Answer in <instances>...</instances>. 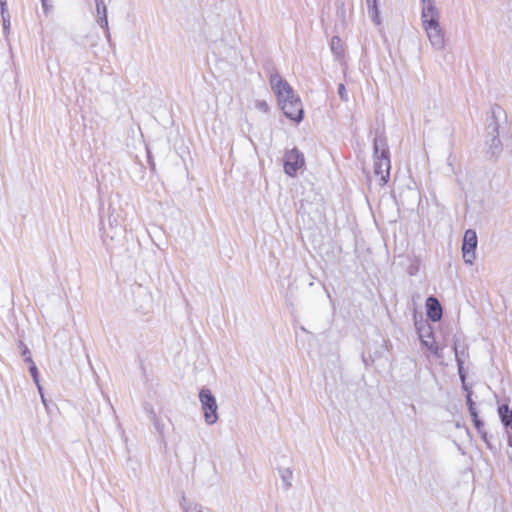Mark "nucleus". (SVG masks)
<instances>
[{
  "label": "nucleus",
  "instance_id": "nucleus-1",
  "mask_svg": "<svg viewBox=\"0 0 512 512\" xmlns=\"http://www.w3.org/2000/svg\"><path fill=\"white\" fill-rule=\"evenodd\" d=\"M269 81L283 114L296 124L302 122L304 119L302 101L295 94L292 86L277 73L271 74Z\"/></svg>",
  "mask_w": 512,
  "mask_h": 512
},
{
  "label": "nucleus",
  "instance_id": "nucleus-2",
  "mask_svg": "<svg viewBox=\"0 0 512 512\" xmlns=\"http://www.w3.org/2000/svg\"><path fill=\"white\" fill-rule=\"evenodd\" d=\"M374 175L379 177L378 183L385 186L390 179V150L384 129H376L373 138Z\"/></svg>",
  "mask_w": 512,
  "mask_h": 512
},
{
  "label": "nucleus",
  "instance_id": "nucleus-3",
  "mask_svg": "<svg viewBox=\"0 0 512 512\" xmlns=\"http://www.w3.org/2000/svg\"><path fill=\"white\" fill-rule=\"evenodd\" d=\"M503 113L502 108L495 104L491 107L490 117L487 119L489 123L486 126V141L485 144L487 146L486 156L490 160L496 161L500 154L502 153L503 146L502 142L499 138V123L498 116Z\"/></svg>",
  "mask_w": 512,
  "mask_h": 512
},
{
  "label": "nucleus",
  "instance_id": "nucleus-4",
  "mask_svg": "<svg viewBox=\"0 0 512 512\" xmlns=\"http://www.w3.org/2000/svg\"><path fill=\"white\" fill-rule=\"evenodd\" d=\"M100 224L102 225L100 230H103L102 241L108 252L111 255H120L122 250L126 251V229L122 225H116L115 228H106L102 221Z\"/></svg>",
  "mask_w": 512,
  "mask_h": 512
},
{
  "label": "nucleus",
  "instance_id": "nucleus-5",
  "mask_svg": "<svg viewBox=\"0 0 512 512\" xmlns=\"http://www.w3.org/2000/svg\"><path fill=\"white\" fill-rule=\"evenodd\" d=\"M199 401L206 424L213 425L218 421V404L216 397L209 388L203 387L199 392Z\"/></svg>",
  "mask_w": 512,
  "mask_h": 512
},
{
  "label": "nucleus",
  "instance_id": "nucleus-6",
  "mask_svg": "<svg viewBox=\"0 0 512 512\" xmlns=\"http://www.w3.org/2000/svg\"><path fill=\"white\" fill-rule=\"evenodd\" d=\"M305 164L304 154L296 147L287 150L284 154L283 165L284 172L290 176L295 177Z\"/></svg>",
  "mask_w": 512,
  "mask_h": 512
},
{
  "label": "nucleus",
  "instance_id": "nucleus-7",
  "mask_svg": "<svg viewBox=\"0 0 512 512\" xmlns=\"http://www.w3.org/2000/svg\"><path fill=\"white\" fill-rule=\"evenodd\" d=\"M478 245L477 233L474 229H467L462 239L461 252L466 264L472 265L476 259Z\"/></svg>",
  "mask_w": 512,
  "mask_h": 512
},
{
  "label": "nucleus",
  "instance_id": "nucleus-8",
  "mask_svg": "<svg viewBox=\"0 0 512 512\" xmlns=\"http://www.w3.org/2000/svg\"><path fill=\"white\" fill-rule=\"evenodd\" d=\"M422 4L421 19L422 25H436L439 23V11L435 0H420Z\"/></svg>",
  "mask_w": 512,
  "mask_h": 512
},
{
  "label": "nucleus",
  "instance_id": "nucleus-9",
  "mask_svg": "<svg viewBox=\"0 0 512 512\" xmlns=\"http://www.w3.org/2000/svg\"><path fill=\"white\" fill-rule=\"evenodd\" d=\"M431 45L436 50H442L445 47L444 32L440 26V22L436 25H423Z\"/></svg>",
  "mask_w": 512,
  "mask_h": 512
},
{
  "label": "nucleus",
  "instance_id": "nucleus-10",
  "mask_svg": "<svg viewBox=\"0 0 512 512\" xmlns=\"http://www.w3.org/2000/svg\"><path fill=\"white\" fill-rule=\"evenodd\" d=\"M426 315L427 318L436 323L442 319L443 316V308L440 301L433 295L427 297L426 302Z\"/></svg>",
  "mask_w": 512,
  "mask_h": 512
},
{
  "label": "nucleus",
  "instance_id": "nucleus-11",
  "mask_svg": "<svg viewBox=\"0 0 512 512\" xmlns=\"http://www.w3.org/2000/svg\"><path fill=\"white\" fill-rule=\"evenodd\" d=\"M96 5V16L98 25L104 30L105 36L110 40V32L108 26V10L103 0H94Z\"/></svg>",
  "mask_w": 512,
  "mask_h": 512
},
{
  "label": "nucleus",
  "instance_id": "nucleus-12",
  "mask_svg": "<svg viewBox=\"0 0 512 512\" xmlns=\"http://www.w3.org/2000/svg\"><path fill=\"white\" fill-rule=\"evenodd\" d=\"M497 412L505 431H512V409L509 405L507 403L499 405Z\"/></svg>",
  "mask_w": 512,
  "mask_h": 512
},
{
  "label": "nucleus",
  "instance_id": "nucleus-13",
  "mask_svg": "<svg viewBox=\"0 0 512 512\" xmlns=\"http://www.w3.org/2000/svg\"><path fill=\"white\" fill-rule=\"evenodd\" d=\"M415 329L420 340L432 339L434 340L433 327L427 321L415 320Z\"/></svg>",
  "mask_w": 512,
  "mask_h": 512
},
{
  "label": "nucleus",
  "instance_id": "nucleus-14",
  "mask_svg": "<svg viewBox=\"0 0 512 512\" xmlns=\"http://www.w3.org/2000/svg\"><path fill=\"white\" fill-rule=\"evenodd\" d=\"M467 347L464 344L460 343L459 338L454 336L453 339V351L455 354V361L457 364V370L459 369V361L462 362V366L465 364V358L468 357Z\"/></svg>",
  "mask_w": 512,
  "mask_h": 512
},
{
  "label": "nucleus",
  "instance_id": "nucleus-15",
  "mask_svg": "<svg viewBox=\"0 0 512 512\" xmlns=\"http://www.w3.org/2000/svg\"><path fill=\"white\" fill-rule=\"evenodd\" d=\"M366 4L368 7V14L371 20L376 24L380 25V11L378 6V0H366Z\"/></svg>",
  "mask_w": 512,
  "mask_h": 512
},
{
  "label": "nucleus",
  "instance_id": "nucleus-16",
  "mask_svg": "<svg viewBox=\"0 0 512 512\" xmlns=\"http://www.w3.org/2000/svg\"><path fill=\"white\" fill-rule=\"evenodd\" d=\"M474 428L480 435L481 440L486 444L487 449H489L493 453H496L498 451V449L492 444L491 436L488 434V432L485 429V423L482 422L481 426L474 427Z\"/></svg>",
  "mask_w": 512,
  "mask_h": 512
},
{
  "label": "nucleus",
  "instance_id": "nucleus-17",
  "mask_svg": "<svg viewBox=\"0 0 512 512\" xmlns=\"http://www.w3.org/2000/svg\"><path fill=\"white\" fill-rule=\"evenodd\" d=\"M279 476L283 483V489L288 491L292 487L293 472L290 468H278Z\"/></svg>",
  "mask_w": 512,
  "mask_h": 512
},
{
  "label": "nucleus",
  "instance_id": "nucleus-18",
  "mask_svg": "<svg viewBox=\"0 0 512 512\" xmlns=\"http://www.w3.org/2000/svg\"><path fill=\"white\" fill-rule=\"evenodd\" d=\"M330 49L336 58H341L344 56V48L342 45V40L339 36L335 35L331 38Z\"/></svg>",
  "mask_w": 512,
  "mask_h": 512
},
{
  "label": "nucleus",
  "instance_id": "nucleus-19",
  "mask_svg": "<svg viewBox=\"0 0 512 512\" xmlns=\"http://www.w3.org/2000/svg\"><path fill=\"white\" fill-rule=\"evenodd\" d=\"M458 375L461 381L462 389L467 393L473 392L472 387L466 382L467 372L465 367L462 366V362L459 361Z\"/></svg>",
  "mask_w": 512,
  "mask_h": 512
},
{
  "label": "nucleus",
  "instance_id": "nucleus-20",
  "mask_svg": "<svg viewBox=\"0 0 512 512\" xmlns=\"http://www.w3.org/2000/svg\"><path fill=\"white\" fill-rule=\"evenodd\" d=\"M18 348L20 350L21 356L24 358V361L28 364L34 363L30 349L28 346L21 340L18 341Z\"/></svg>",
  "mask_w": 512,
  "mask_h": 512
},
{
  "label": "nucleus",
  "instance_id": "nucleus-21",
  "mask_svg": "<svg viewBox=\"0 0 512 512\" xmlns=\"http://www.w3.org/2000/svg\"><path fill=\"white\" fill-rule=\"evenodd\" d=\"M336 15L344 23L346 16L345 3L342 0L336 2Z\"/></svg>",
  "mask_w": 512,
  "mask_h": 512
},
{
  "label": "nucleus",
  "instance_id": "nucleus-22",
  "mask_svg": "<svg viewBox=\"0 0 512 512\" xmlns=\"http://www.w3.org/2000/svg\"><path fill=\"white\" fill-rule=\"evenodd\" d=\"M468 411H469V414L471 416V420H472L473 426L474 427L481 426V423L484 422V421L480 418L479 412H478L477 408L476 407H472Z\"/></svg>",
  "mask_w": 512,
  "mask_h": 512
},
{
  "label": "nucleus",
  "instance_id": "nucleus-23",
  "mask_svg": "<svg viewBox=\"0 0 512 512\" xmlns=\"http://www.w3.org/2000/svg\"><path fill=\"white\" fill-rule=\"evenodd\" d=\"M28 370L33 379V382L35 384H38V382H40V373H39L38 367L36 366L35 362L32 364H29Z\"/></svg>",
  "mask_w": 512,
  "mask_h": 512
},
{
  "label": "nucleus",
  "instance_id": "nucleus-24",
  "mask_svg": "<svg viewBox=\"0 0 512 512\" xmlns=\"http://www.w3.org/2000/svg\"><path fill=\"white\" fill-rule=\"evenodd\" d=\"M428 350L437 358L442 357L441 348L432 340V343L428 346Z\"/></svg>",
  "mask_w": 512,
  "mask_h": 512
},
{
  "label": "nucleus",
  "instance_id": "nucleus-25",
  "mask_svg": "<svg viewBox=\"0 0 512 512\" xmlns=\"http://www.w3.org/2000/svg\"><path fill=\"white\" fill-rule=\"evenodd\" d=\"M151 421L153 422V425H154V428L156 429V431L159 433V435L161 437H163V435H164V424L161 423V421L159 420L158 417H155V418L151 419Z\"/></svg>",
  "mask_w": 512,
  "mask_h": 512
},
{
  "label": "nucleus",
  "instance_id": "nucleus-26",
  "mask_svg": "<svg viewBox=\"0 0 512 512\" xmlns=\"http://www.w3.org/2000/svg\"><path fill=\"white\" fill-rule=\"evenodd\" d=\"M255 107H256V109H258L259 111H261L263 113H268L270 110V107L265 100H257L255 103Z\"/></svg>",
  "mask_w": 512,
  "mask_h": 512
},
{
  "label": "nucleus",
  "instance_id": "nucleus-27",
  "mask_svg": "<svg viewBox=\"0 0 512 512\" xmlns=\"http://www.w3.org/2000/svg\"><path fill=\"white\" fill-rule=\"evenodd\" d=\"M337 93L342 101H344V102L348 101V94L346 91V87L343 83H340L338 85Z\"/></svg>",
  "mask_w": 512,
  "mask_h": 512
},
{
  "label": "nucleus",
  "instance_id": "nucleus-28",
  "mask_svg": "<svg viewBox=\"0 0 512 512\" xmlns=\"http://www.w3.org/2000/svg\"><path fill=\"white\" fill-rule=\"evenodd\" d=\"M146 151H147V162H148L150 171L152 173H154L156 171V164H155L153 155L148 147L146 148Z\"/></svg>",
  "mask_w": 512,
  "mask_h": 512
},
{
  "label": "nucleus",
  "instance_id": "nucleus-29",
  "mask_svg": "<svg viewBox=\"0 0 512 512\" xmlns=\"http://www.w3.org/2000/svg\"><path fill=\"white\" fill-rule=\"evenodd\" d=\"M116 225H121L119 223V215L116 216L113 214V212L108 217V227L107 228H115Z\"/></svg>",
  "mask_w": 512,
  "mask_h": 512
},
{
  "label": "nucleus",
  "instance_id": "nucleus-30",
  "mask_svg": "<svg viewBox=\"0 0 512 512\" xmlns=\"http://www.w3.org/2000/svg\"><path fill=\"white\" fill-rule=\"evenodd\" d=\"M472 395H473V392L467 393L465 395L466 405H467L468 410L471 409L472 407H476V403L474 402Z\"/></svg>",
  "mask_w": 512,
  "mask_h": 512
},
{
  "label": "nucleus",
  "instance_id": "nucleus-31",
  "mask_svg": "<svg viewBox=\"0 0 512 512\" xmlns=\"http://www.w3.org/2000/svg\"><path fill=\"white\" fill-rule=\"evenodd\" d=\"M144 410L147 413V415L149 416L150 420L157 417V415L154 411V408L150 404L146 403L144 405Z\"/></svg>",
  "mask_w": 512,
  "mask_h": 512
},
{
  "label": "nucleus",
  "instance_id": "nucleus-32",
  "mask_svg": "<svg viewBox=\"0 0 512 512\" xmlns=\"http://www.w3.org/2000/svg\"><path fill=\"white\" fill-rule=\"evenodd\" d=\"M3 20V30L7 31L10 28V14L7 13L6 15H1Z\"/></svg>",
  "mask_w": 512,
  "mask_h": 512
},
{
  "label": "nucleus",
  "instance_id": "nucleus-33",
  "mask_svg": "<svg viewBox=\"0 0 512 512\" xmlns=\"http://www.w3.org/2000/svg\"><path fill=\"white\" fill-rule=\"evenodd\" d=\"M1 15H6L8 12L7 0H0Z\"/></svg>",
  "mask_w": 512,
  "mask_h": 512
},
{
  "label": "nucleus",
  "instance_id": "nucleus-34",
  "mask_svg": "<svg viewBox=\"0 0 512 512\" xmlns=\"http://www.w3.org/2000/svg\"><path fill=\"white\" fill-rule=\"evenodd\" d=\"M42 4V8L44 10V13L47 14L49 11V8H51V5L49 4V0H40Z\"/></svg>",
  "mask_w": 512,
  "mask_h": 512
},
{
  "label": "nucleus",
  "instance_id": "nucleus-35",
  "mask_svg": "<svg viewBox=\"0 0 512 512\" xmlns=\"http://www.w3.org/2000/svg\"><path fill=\"white\" fill-rule=\"evenodd\" d=\"M35 385H36V387H37V390H38V393H39L40 397L45 396V394H44V388H43V386L41 385V383H40V382H38V384H35Z\"/></svg>",
  "mask_w": 512,
  "mask_h": 512
},
{
  "label": "nucleus",
  "instance_id": "nucleus-36",
  "mask_svg": "<svg viewBox=\"0 0 512 512\" xmlns=\"http://www.w3.org/2000/svg\"><path fill=\"white\" fill-rule=\"evenodd\" d=\"M507 433V444L510 448H512V432H506Z\"/></svg>",
  "mask_w": 512,
  "mask_h": 512
},
{
  "label": "nucleus",
  "instance_id": "nucleus-37",
  "mask_svg": "<svg viewBox=\"0 0 512 512\" xmlns=\"http://www.w3.org/2000/svg\"><path fill=\"white\" fill-rule=\"evenodd\" d=\"M41 401H42L43 405L45 406V408L47 410H49V401L47 400V398L45 396H43V397H41ZM50 403H52V402L50 401Z\"/></svg>",
  "mask_w": 512,
  "mask_h": 512
},
{
  "label": "nucleus",
  "instance_id": "nucleus-38",
  "mask_svg": "<svg viewBox=\"0 0 512 512\" xmlns=\"http://www.w3.org/2000/svg\"><path fill=\"white\" fill-rule=\"evenodd\" d=\"M420 343L423 347H426L428 349V346L430 345V343H432V341H429V339H425V340H420Z\"/></svg>",
  "mask_w": 512,
  "mask_h": 512
},
{
  "label": "nucleus",
  "instance_id": "nucleus-39",
  "mask_svg": "<svg viewBox=\"0 0 512 512\" xmlns=\"http://www.w3.org/2000/svg\"><path fill=\"white\" fill-rule=\"evenodd\" d=\"M145 296H146V298L148 299L149 302L152 301V297H151L150 293L146 292Z\"/></svg>",
  "mask_w": 512,
  "mask_h": 512
},
{
  "label": "nucleus",
  "instance_id": "nucleus-40",
  "mask_svg": "<svg viewBox=\"0 0 512 512\" xmlns=\"http://www.w3.org/2000/svg\"><path fill=\"white\" fill-rule=\"evenodd\" d=\"M197 512H204L201 506L197 509Z\"/></svg>",
  "mask_w": 512,
  "mask_h": 512
}]
</instances>
